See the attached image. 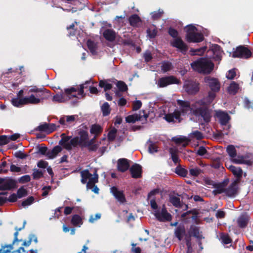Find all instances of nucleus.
I'll return each instance as SVG.
<instances>
[{
	"label": "nucleus",
	"instance_id": "de8ad7c7",
	"mask_svg": "<svg viewBox=\"0 0 253 253\" xmlns=\"http://www.w3.org/2000/svg\"><path fill=\"white\" fill-rule=\"evenodd\" d=\"M172 67V65L171 63L169 61H164L162 63L161 70L163 72L165 73L170 71Z\"/></svg>",
	"mask_w": 253,
	"mask_h": 253
},
{
	"label": "nucleus",
	"instance_id": "8fccbe9b",
	"mask_svg": "<svg viewBox=\"0 0 253 253\" xmlns=\"http://www.w3.org/2000/svg\"><path fill=\"white\" fill-rule=\"evenodd\" d=\"M44 89V88H38L37 86H31L27 93L30 94V93L34 92L40 94V93L43 92Z\"/></svg>",
	"mask_w": 253,
	"mask_h": 253
},
{
	"label": "nucleus",
	"instance_id": "774afa93",
	"mask_svg": "<svg viewBox=\"0 0 253 253\" xmlns=\"http://www.w3.org/2000/svg\"><path fill=\"white\" fill-rule=\"evenodd\" d=\"M31 180V177L29 175H25L21 177H20L18 179V181L20 183H27Z\"/></svg>",
	"mask_w": 253,
	"mask_h": 253
},
{
	"label": "nucleus",
	"instance_id": "864d4df0",
	"mask_svg": "<svg viewBox=\"0 0 253 253\" xmlns=\"http://www.w3.org/2000/svg\"><path fill=\"white\" fill-rule=\"evenodd\" d=\"M217 92H214L213 91H210L208 92V95L207 96L206 100L207 103H211L216 97V93Z\"/></svg>",
	"mask_w": 253,
	"mask_h": 253
},
{
	"label": "nucleus",
	"instance_id": "4468645a",
	"mask_svg": "<svg viewBox=\"0 0 253 253\" xmlns=\"http://www.w3.org/2000/svg\"><path fill=\"white\" fill-rule=\"evenodd\" d=\"M96 135L90 140H86L85 143L84 144V148H87L88 150L90 152H95L101 143V142L95 143L97 138Z\"/></svg>",
	"mask_w": 253,
	"mask_h": 253
},
{
	"label": "nucleus",
	"instance_id": "412c9836",
	"mask_svg": "<svg viewBox=\"0 0 253 253\" xmlns=\"http://www.w3.org/2000/svg\"><path fill=\"white\" fill-rule=\"evenodd\" d=\"M202 232H200L199 227L192 224L190 226L188 230V234L190 237H194L199 240H201L204 237L201 234Z\"/></svg>",
	"mask_w": 253,
	"mask_h": 253
},
{
	"label": "nucleus",
	"instance_id": "603ef678",
	"mask_svg": "<svg viewBox=\"0 0 253 253\" xmlns=\"http://www.w3.org/2000/svg\"><path fill=\"white\" fill-rule=\"evenodd\" d=\"M116 85L120 91L125 92L128 89L127 85L123 81H118Z\"/></svg>",
	"mask_w": 253,
	"mask_h": 253
},
{
	"label": "nucleus",
	"instance_id": "e433bc0d",
	"mask_svg": "<svg viewBox=\"0 0 253 253\" xmlns=\"http://www.w3.org/2000/svg\"><path fill=\"white\" fill-rule=\"evenodd\" d=\"M25 100V97H22V98H14L11 99V103L15 107H20L26 105Z\"/></svg>",
	"mask_w": 253,
	"mask_h": 253
},
{
	"label": "nucleus",
	"instance_id": "423d86ee",
	"mask_svg": "<svg viewBox=\"0 0 253 253\" xmlns=\"http://www.w3.org/2000/svg\"><path fill=\"white\" fill-rule=\"evenodd\" d=\"M164 118L168 123H179L182 120L181 112L177 109H175L173 113L165 114Z\"/></svg>",
	"mask_w": 253,
	"mask_h": 253
},
{
	"label": "nucleus",
	"instance_id": "37998d69",
	"mask_svg": "<svg viewBox=\"0 0 253 253\" xmlns=\"http://www.w3.org/2000/svg\"><path fill=\"white\" fill-rule=\"evenodd\" d=\"M175 172L181 177H185L187 176L188 171L179 165L175 168Z\"/></svg>",
	"mask_w": 253,
	"mask_h": 253
},
{
	"label": "nucleus",
	"instance_id": "4c0bfd02",
	"mask_svg": "<svg viewBox=\"0 0 253 253\" xmlns=\"http://www.w3.org/2000/svg\"><path fill=\"white\" fill-rule=\"evenodd\" d=\"M100 48H88L86 50L87 53L90 54L94 58H97L101 56L103 54V51Z\"/></svg>",
	"mask_w": 253,
	"mask_h": 253
},
{
	"label": "nucleus",
	"instance_id": "a18cd8bd",
	"mask_svg": "<svg viewBox=\"0 0 253 253\" xmlns=\"http://www.w3.org/2000/svg\"><path fill=\"white\" fill-rule=\"evenodd\" d=\"M101 111L103 116H107L110 113V107L108 102H105L101 106Z\"/></svg>",
	"mask_w": 253,
	"mask_h": 253
},
{
	"label": "nucleus",
	"instance_id": "4be33fe9",
	"mask_svg": "<svg viewBox=\"0 0 253 253\" xmlns=\"http://www.w3.org/2000/svg\"><path fill=\"white\" fill-rule=\"evenodd\" d=\"M174 235L179 241H181L184 236L186 237V230L184 224H179L174 230Z\"/></svg>",
	"mask_w": 253,
	"mask_h": 253
},
{
	"label": "nucleus",
	"instance_id": "20e7f679",
	"mask_svg": "<svg viewBox=\"0 0 253 253\" xmlns=\"http://www.w3.org/2000/svg\"><path fill=\"white\" fill-rule=\"evenodd\" d=\"M169 35L173 38L171 45L173 47H186L181 39L178 37V32L172 28H169L168 30Z\"/></svg>",
	"mask_w": 253,
	"mask_h": 253
},
{
	"label": "nucleus",
	"instance_id": "3c124183",
	"mask_svg": "<svg viewBox=\"0 0 253 253\" xmlns=\"http://www.w3.org/2000/svg\"><path fill=\"white\" fill-rule=\"evenodd\" d=\"M129 21L130 25L134 26L140 22V19L137 15L133 14L129 17Z\"/></svg>",
	"mask_w": 253,
	"mask_h": 253
},
{
	"label": "nucleus",
	"instance_id": "f704fd0d",
	"mask_svg": "<svg viewBox=\"0 0 253 253\" xmlns=\"http://www.w3.org/2000/svg\"><path fill=\"white\" fill-rule=\"evenodd\" d=\"M103 131V128L99 125L94 124L91 126L90 129V132L91 134H94V135L98 136L102 133Z\"/></svg>",
	"mask_w": 253,
	"mask_h": 253
},
{
	"label": "nucleus",
	"instance_id": "ddd939ff",
	"mask_svg": "<svg viewBox=\"0 0 253 253\" xmlns=\"http://www.w3.org/2000/svg\"><path fill=\"white\" fill-rule=\"evenodd\" d=\"M252 55V52L249 48H236L233 51L232 57L234 58H241L247 59Z\"/></svg>",
	"mask_w": 253,
	"mask_h": 253
},
{
	"label": "nucleus",
	"instance_id": "a878e982",
	"mask_svg": "<svg viewBox=\"0 0 253 253\" xmlns=\"http://www.w3.org/2000/svg\"><path fill=\"white\" fill-rule=\"evenodd\" d=\"M78 134L79 135V141L81 143V147L84 148V144L88 139V133L86 130L79 129Z\"/></svg>",
	"mask_w": 253,
	"mask_h": 253
},
{
	"label": "nucleus",
	"instance_id": "338daca9",
	"mask_svg": "<svg viewBox=\"0 0 253 253\" xmlns=\"http://www.w3.org/2000/svg\"><path fill=\"white\" fill-rule=\"evenodd\" d=\"M142 103L140 100H136L133 102L132 110L136 111L139 109L142 106Z\"/></svg>",
	"mask_w": 253,
	"mask_h": 253
},
{
	"label": "nucleus",
	"instance_id": "79ce46f5",
	"mask_svg": "<svg viewBox=\"0 0 253 253\" xmlns=\"http://www.w3.org/2000/svg\"><path fill=\"white\" fill-rule=\"evenodd\" d=\"M207 48H191L189 51V54L191 56L194 55H202L206 51Z\"/></svg>",
	"mask_w": 253,
	"mask_h": 253
},
{
	"label": "nucleus",
	"instance_id": "cd10ccee",
	"mask_svg": "<svg viewBox=\"0 0 253 253\" xmlns=\"http://www.w3.org/2000/svg\"><path fill=\"white\" fill-rule=\"evenodd\" d=\"M62 150V147L59 145L54 147L52 149L48 150L46 157L49 159H53Z\"/></svg>",
	"mask_w": 253,
	"mask_h": 253
},
{
	"label": "nucleus",
	"instance_id": "2f4dec72",
	"mask_svg": "<svg viewBox=\"0 0 253 253\" xmlns=\"http://www.w3.org/2000/svg\"><path fill=\"white\" fill-rule=\"evenodd\" d=\"M239 89V84L233 81L227 87V92L230 94L235 95L238 92Z\"/></svg>",
	"mask_w": 253,
	"mask_h": 253
},
{
	"label": "nucleus",
	"instance_id": "f257e3e1",
	"mask_svg": "<svg viewBox=\"0 0 253 253\" xmlns=\"http://www.w3.org/2000/svg\"><path fill=\"white\" fill-rule=\"evenodd\" d=\"M191 66L200 73L209 74L213 70L214 65L211 61L202 57L192 63Z\"/></svg>",
	"mask_w": 253,
	"mask_h": 253
},
{
	"label": "nucleus",
	"instance_id": "c756f323",
	"mask_svg": "<svg viewBox=\"0 0 253 253\" xmlns=\"http://www.w3.org/2000/svg\"><path fill=\"white\" fill-rule=\"evenodd\" d=\"M249 217L246 214L241 215L237 219V223L241 228H245L248 223Z\"/></svg>",
	"mask_w": 253,
	"mask_h": 253
},
{
	"label": "nucleus",
	"instance_id": "39448f33",
	"mask_svg": "<svg viewBox=\"0 0 253 253\" xmlns=\"http://www.w3.org/2000/svg\"><path fill=\"white\" fill-rule=\"evenodd\" d=\"M183 88L188 94L195 95L199 91V84L193 81H188L184 83Z\"/></svg>",
	"mask_w": 253,
	"mask_h": 253
},
{
	"label": "nucleus",
	"instance_id": "bf43d9fd",
	"mask_svg": "<svg viewBox=\"0 0 253 253\" xmlns=\"http://www.w3.org/2000/svg\"><path fill=\"white\" fill-rule=\"evenodd\" d=\"M34 197L33 196H30L22 202L21 206L23 207L30 206L34 203Z\"/></svg>",
	"mask_w": 253,
	"mask_h": 253
},
{
	"label": "nucleus",
	"instance_id": "5701e85b",
	"mask_svg": "<svg viewBox=\"0 0 253 253\" xmlns=\"http://www.w3.org/2000/svg\"><path fill=\"white\" fill-rule=\"evenodd\" d=\"M155 215L159 221H169L171 219V214L168 212L165 208L162 209L161 212L156 213Z\"/></svg>",
	"mask_w": 253,
	"mask_h": 253
},
{
	"label": "nucleus",
	"instance_id": "c85d7f7f",
	"mask_svg": "<svg viewBox=\"0 0 253 253\" xmlns=\"http://www.w3.org/2000/svg\"><path fill=\"white\" fill-rule=\"evenodd\" d=\"M228 169L232 172L233 175L237 178L236 179H239V182L242 176L243 170L240 167H236L233 165H230Z\"/></svg>",
	"mask_w": 253,
	"mask_h": 253
},
{
	"label": "nucleus",
	"instance_id": "c03bdc74",
	"mask_svg": "<svg viewBox=\"0 0 253 253\" xmlns=\"http://www.w3.org/2000/svg\"><path fill=\"white\" fill-rule=\"evenodd\" d=\"M229 156L233 159L237 156V151L235 147L232 145H228L226 149Z\"/></svg>",
	"mask_w": 253,
	"mask_h": 253
},
{
	"label": "nucleus",
	"instance_id": "4d7b16f0",
	"mask_svg": "<svg viewBox=\"0 0 253 253\" xmlns=\"http://www.w3.org/2000/svg\"><path fill=\"white\" fill-rule=\"evenodd\" d=\"M117 130L115 128H113L110 130L108 133V139L109 141H113L116 138Z\"/></svg>",
	"mask_w": 253,
	"mask_h": 253
},
{
	"label": "nucleus",
	"instance_id": "2eb2a0df",
	"mask_svg": "<svg viewBox=\"0 0 253 253\" xmlns=\"http://www.w3.org/2000/svg\"><path fill=\"white\" fill-rule=\"evenodd\" d=\"M16 181L12 178H8L0 185V190H10L16 188Z\"/></svg>",
	"mask_w": 253,
	"mask_h": 253
},
{
	"label": "nucleus",
	"instance_id": "58836bf2",
	"mask_svg": "<svg viewBox=\"0 0 253 253\" xmlns=\"http://www.w3.org/2000/svg\"><path fill=\"white\" fill-rule=\"evenodd\" d=\"M71 222L74 226L79 227H80L83 223L82 218L78 214H74L72 216Z\"/></svg>",
	"mask_w": 253,
	"mask_h": 253
},
{
	"label": "nucleus",
	"instance_id": "473e14b6",
	"mask_svg": "<svg viewBox=\"0 0 253 253\" xmlns=\"http://www.w3.org/2000/svg\"><path fill=\"white\" fill-rule=\"evenodd\" d=\"M233 162L235 164H246L248 166L253 165V161L251 160H246L244 156H238L237 158L235 157L233 159Z\"/></svg>",
	"mask_w": 253,
	"mask_h": 253
},
{
	"label": "nucleus",
	"instance_id": "1a4fd4ad",
	"mask_svg": "<svg viewBox=\"0 0 253 253\" xmlns=\"http://www.w3.org/2000/svg\"><path fill=\"white\" fill-rule=\"evenodd\" d=\"M177 104L180 106V110L181 115L182 114H185L188 113L189 111H190L192 113H193V110L194 108L196 107V104H192L190 105V103L188 101H184L181 100H177Z\"/></svg>",
	"mask_w": 253,
	"mask_h": 253
},
{
	"label": "nucleus",
	"instance_id": "0eeeda50",
	"mask_svg": "<svg viewBox=\"0 0 253 253\" xmlns=\"http://www.w3.org/2000/svg\"><path fill=\"white\" fill-rule=\"evenodd\" d=\"M179 82L175 77L170 76L160 78L158 84L160 87H164L172 84H178Z\"/></svg>",
	"mask_w": 253,
	"mask_h": 253
},
{
	"label": "nucleus",
	"instance_id": "dca6fc26",
	"mask_svg": "<svg viewBox=\"0 0 253 253\" xmlns=\"http://www.w3.org/2000/svg\"><path fill=\"white\" fill-rule=\"evenodd\" d=\"M129 161L126 158L119 159L117 161V169L118 171L124 172L129 168Z\"/></svg>",
	"mask_w": 253,
	"mask_h": 253
},
{
	"label": "nucleus",
	"instance_id": "7ed1b4c3",
	"mask_svg": "<svg viewBox=\"0 0 253 253\" xmlns=\"http://www.w3.org/2000/svg\"><path fill=\"white\" fill-rule=\"evenodd\" d=\"M192 114L197 117H202L205 123H209L211 121V111L207 107L203 106L196 108L195 107Z\"/></svg>",
	"mask_w": 253,
	"mask_h": 253
},
{
	"label": "nucleus",
	"instance_id": "aec40b11",
	"mask_svg": "<svg viewBox=\"0 0 253 253\" xmlns=\"http://www.w3.org/2000/svg\"><path fill=\"white\" fill-rule=\"evenodd\" d=\"M111 192L119 202L124 203L126 202L125 196L123 191H120L116 186H113L110 188Z\"/></svg>",
	"mask_w": 253,
	"mask_h": 253
},
{
	"label": "nucleus",
	"instance_id": "ea45409f",
	"mask_svg": "<svg viewBox=\"0 0 253 253\" xmlns=\"http://www.w3.org/2000/svg\"><path fill=\"white\" fill-rule=\"evenodd\" d=\"M189 214H192V216H191V218L193 220H196L198 218V214H199V212L196 209H193L191 210L185 212L183 213L181 216L183 218H185L186 216Z\"/></svg>",
	"mask_w": 253,
	"mask_h": 253
},
{
	"label": "nucleus",
	"instance_id": "6e6552de",
	"mask_svg": "<svg viewBox=\"0 0 253 253\" xmlns=\"http://www.w3.org/2000/svg\"><path fill=\"white\" fill-rule=\"evenodd\" d=\"M148 115L146 114L144 110H141L139 114H134L129 115L126 118V121L128 123H134L136 121H143V118L145 120H147Z\"/></svg>",
	"mask_w": 253,
	"mask_h": 253
},
{
	"label": "nucleus",
	"instance_id": "680f3d73",
	"mask_svg": "<svg viewBox=\"0 0 253 253\" xmlns=\"http://www.w3.org/2000/svg\"><path fill=\"white\" fill-rule=\"evenodd\" d=\"M48 126V124L46 123H44V124H41L37 127H36L35 128V130L45 132L47 133Z\"/></svg>",
	"mask_w": 253,
	"mask_h": 253
},
{
	"label": "nucleus",
	"instance_id": "49530a36",
	"mask_svg": "<svg viewBox=\"0 0 253 253\" xmlns=\"http://www.w3.org/2000/svg\"><path fill=\"white\" fill-rule=\"evenodd\" d=\"M71 146V150L72 149L73 147H76L78 145H79L81 147V143L79 141V138L78 136H75L73 138H71L69 140V142L68 143Z\"/></svg>",
	"mask_w": 253,
	"mask_h": 253
},
{
	"label": "nucleus",
	"instance_id": "052dcab7",
	"mask_svg": "<svg viewBox=\"0 0 253 253\" xmlns=\"http://www.w3.org/2000/svg\"><path fill=\"white\" fill-rule=\"evenodd\" d=\"M33 171L32 176L34 179H39L43 177V172L42 170L34 169Z\"/></svg>",
	"mask_w": 253,
	"mask_h": 253
},
{
	"label": "nucleus",
	"instance_id": "5fc2aeb1",
	"mask_svg": "<svg viewBox=\"0 0 253 253\" xmlns=\"http://www.w3.org/2000/svg\"><path fill=\"white\" fill-rule=\"evenodd\" d=\"M202 170L198 168H191L189 169V173L191 176L197 177L200 175Z\"/></svg>",
	"mask_w": 253,
	"mask_h": 253
},
{
	"label": "nucleus",
	"instance_id": "69168bd1",
	"mask_svg": "<svg viewBox=\"0 0 253 253\" xmlns=\"http://www.w3.org/2000/svg\"><path fill=\"white\" fill-rule=\"evenodd\" d=\"M222 242L225 245H227L231 243L232 239L228 234H223L221 236Z\"/></svg>",
	"mask_w": 253,
	"mask_h": 253
},
{
	"label": "nucleus",
	"instance_id": "393cba45",
	"mask_svg": "<svg viewBox=\"0 0 253 253\" xmlns=\"http://www.w3.org/2000/svg\"><path fill=\"white\" fill-rule=\"evenodd\" d=\"M103 37L108 41L113 42L116 37V32L112 29H105L102 32Z\"/></svg>",
	"mask_w": 253,
	"mask_h": 253
},
{
	"label": "nucleus",
	"instance_id": "72a5a7b5",
	"mask_svg": "<svg viewBox=\"0 0 253 253\" xmlns=\"http://www.w3.org/2000/svg\"><path fill=\"white\" fill-rule=\"evenodd\" d=\"M169 152L171 155V159L174 164H177V163L180 161L179 159V157L178 156V150L176 148H170L169 149Z\"/></svg>",
	"mask_w": 253,
	"mask_h": 253
},
{
	"label": "nucleus",
	"instance_id": "7c9ffc66",
	"mask_svg": "<svg viewBox=\"0 0 253 253\" xmlns=\"http://www.w3.org/2000/svg\"><path fill=\"white\" fill-rule=\"evenodd\" d=\"M169 202L175 208H181L182 206L179 198L170 195L169 196Z\"/></svg>",
	"mask_w": 253,
	"mask_h": 253
},
{
	"label": "nucleus",
	"instance_id": "9b49d317",
	"mask_svg": "<svg viewBox=\"0 0 253 253\" xmlns=\"http://www.w3.org/2000/svg\"><path fill=\"white\" fill-rule=\"evenodd\" d=\"M205 82L208 84L211 91L218 92L220 89V83L217 79L208 77L205 78Z\"/></svg>",
	"mask_w": 253,
	"mask_h": 253
},
{
	"label": "nucleus",
	"instance_id": "09e8293b",
	"mask_svg": "<svg viewBox=\"0 0 253 253\" xmlns=\"http://www.w3.org/2000/svg\"><path fill=\"white\" fill-rule=\"evenodd\" d=\"M99 86L100 87L104 88L105 91L111 89L112 88V85L108 83L106 81L101 80L99 82Z\"/></svg>",
	"mask_w": 253,
	"mask_h": 253
},
{
	"label": "nucleus",
	"instance_id": "f8f14e48",
	"mask_svg": "<svg viewBox=\"0 0 253 253\" xmlns=\"http://www.w3.org/2000/svg\"><path fill=\"white\" fill-rule=\"evenodd\" d=\"M221 48H209L207 51V56L215 61L220 62L222 59Z\"/></svg>",
	"mask_w": 253,
	"mask_h": 253
},
{
	"label": "nucleus",
	"instance_id": "0e129e2a",
	"mask_svg": "<svg viewBox=\"0 0 253 253\" xmlns=\"http://www.w3.org/2000/svg\"><path fill=\"white\" fill-rule=\"evenodd\" d=\"M37 148L38 149V151L36 152L37 153L46 156V154L48 151V148L47 147H41L40 145H38L37 146Z\"/></svg>",
	"mask_w": 253,
	"mask_h": 253
},
{
	"label": "nucleus",
	"instance_id": "a19ab883",
	"mask_svg": "<svg viewBox=\"0 0 253 253\" xmlns=\"http://www.w3.org/2000/svg\"><path fill=\"white\" fill-rule=\"evenodd\" d=\"M81 182L83 184H85L87 180L92 176V174L89 172L88 170L86 169L81 171Z\"/></svg>",
	"mask_w": 253,
	"mask_h": 253
},
{
	"label": "nucleus",
	"instance_id": "a211bd4d",
	"mask_svg": "<svg viewBox=\"0 0 253 253\" xmlns=\"http://www.w3.org/2000/svg\"><path fill=\"white\" fill-rule=\"evenodd\" d=\"M239 183V179L234 181L228 188H225V194L229 196H234L237 192V185Z\"/></svg>",
	"mask_w": 253,
	"mask_h": 253
},
{
	"label": "nucleus",
	"instance_id": "f03ea898",
	"mask_svg": "<svg viewBox=\"0 0 253 253\" xmlns=\"http://www.w3.org/2000/svg\"><path fill=\"white\" fill-rule=\"evenodd\" d=\"M186 32V38L188 42L198 43L204 40V36L200 30L192 24L185 27Z\"/></svg>",
	"mask_w": 253,
	"mask_h": 253
},
{
	"label": "nucleus",
	"instance_id": "bb28decb",
	"mask_svg": "<svg viewBox=\"0 0 253 253\" xmlns=\"http://www.w3.org/2000/svg\"><path fill=\"white\" fill-rule=\"evenodd\" d=\"M40 94H37L36 95L31 94L29 96L24 97L26 104H38L40 103L41 99L39 98Z\"/></svg>",
	"mask_w": 253,
	"mask_h": 253
},
{
	"label": "nucleus",
	"instance_id": "e2e57ef3",
	"mask_svg": "<svg viewBox=\"0 0 253 253\" xmlns=\"http://www.w3.org/2000/svg\"><path fill=\"white\" fill-rule=\"evenodd\" d=\"M147 32L149 38H154L157 35V31L154 27H152L148 29Z\"/></svg>",
	"mask_w": 253,
	"mask_h": 253
},
{
	"label": "nucleus",
	"instance_id": "6ab92c4d",
	"mask_svg": "<svg viewBox=\"0 0 253 253\" xmlns=\"http://www.w3.org/2000/svg\"><path fill=\"white\" fill-rule=\"evenodd\" d=\"M216 116L222 126L226 125L230 119V116L226 112L220 110L216 112Z\"/></svg>",
	"mask_w": 253,
	"mask_h": 253
},
{
	"label": "nucleus",
	"instance_id": "13d9d810",
	"mask_svg": "<svg viewBox=\"0 0 253 253\" xmlns=\"http://www.w3.org/2000/svg\"><path fill=\"white\" fill-rule=\"evenodd\" d=\"M28 194L27 190L25 189L23 186L21 187L17 190V196L18 198H21L23 197L27 196Z\"/></svg>",
	"mask_w": 253,
	"mask_h": 253
},
{
	"label": "nucleus",
	"instance_id": "b1692460",
	"mask_svg": "<svg viewBox=\"0 0 253 253\" xmlns=\"http://www.w3.org/2000/svg\"><path fill=\"white\" fill-rule=\"evenodd\" d=\"M61 139L59 141V144L68 151L71 150V146L68 144L69 140L72 138L71 136H66L65 133L61 134Z\"/></svg>",
	"mask_w": 253,
	"mask_h": 253
},
{
	"label": "nucleus",
	"instance_id": "c9c22d12",
	"mask_svg": "<svg viewBox=\"0 0 253 253\" xmlns=\"http://www.w3.org/2000/svg\"><path fill=\"white\" fill-rule=\"evenodd\" d=\"M226 184L224 183H220L216 184L214 186L215 189L213 191V193L216 195L217 194H221L222 193H225V187Z\"/></svg>",
	"mask_w": 253,
	"mask_h": 253
},
{
	"label": "nucleus",
	"instance_id": "9d476101",
	"mask_svg": "<svg viewBox=\"0 0 253 253\" xmlns=\"http://www.w3.org/2000/svg\"><path fill=\"white\" fill-rule=\"evenodd\" d=\"M18 234L19 232L16 231L14 234V239L12 243L11 244L2 246V248L0 249V253H10L11 250L13 249L14 246H18V243L22 241V239L18 238Z\"/></svg>",
	"mask_w": 253,
	"mask_h": 253
},
{
	"label": "nucleus",
	"instance_id": "f3484780",
	"mask_svg": "<svg viewBox=\"0 0 253 253\" xmlns=\"http://www.w3.org/2000/svg\"><path fill=\"white\" fill-rule=\"evenodd\" d=\"M129 171L132 177L138 178L142 177V167L137 164H135L130 168Z\"/></svg>",
	"mask_w": 253,
	"mask_h": 253
},
{
	"label": "nucleus",
	"instance_id": "6e6d98bb",
	"mask_svg": "<svg viewBox=\"0 0 253 253\" xmlns=\"http://www.w3.org/2000/svg\"><path fill=\"white\" fill-rule=\"evenodd\" d=\"M149 145L148 146V151L150 153H154L157 152L158 150V146H157L156 144L155 143H153L152 141L149 140Z\"/></svg>",
	"mask_w": 253,
	"mask_h": 253
}]
</instances>
